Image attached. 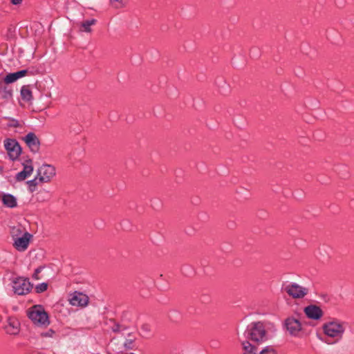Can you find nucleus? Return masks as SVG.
I'll list each match as a JSON object with an SVG mask.
<instances>
[{"label":"nucleus","instance_id":"a878e982","mask_svg":"<svg viewBox=\"0 0 354 354\" xmlns=\"http://www.w3.org/2000/svg\"><path fill=\"white\" fill-rule=\"evenodd\" d=\"M124 346L127 349H133L134 347V339H127L124 342Z\"/></svg>","mask_w":354,"mask_h":354},{"label":"nucleus","instance_id":"412c9836","mask_svg":"<svg viewBox=\"0 0 354 354\" xmlns=\"http://www.w3.org/2000/svg\"><path fill=\"white\" fill-rule=\"evenodd\" d=\"M18 80V77L16 73H12L8 74L3 79V82L6 84L15 82Z\"/></svg>","mask_w":354,"mask_h":354},{"label":"nucleus","instance_id":"aec40b11","mask_svg":"<svg viewBox=\"0 0 354 354\" xmlns=\"http://www.w3.org/2000/svg\"><path fill=\"white\" fill-rule=\"evenodd\" d=\"M0 124L7 127H17L19 126L17 120L9 118H4L0 120Z\"/></svg>","mask_w":354,"mask_h":354},{"label":"nucleus","instance_id":"4468645a","mask_svg":"<svg viewBox=\"0 0 354 354\" xmlns=\"http://www.w3.org/2000/svg\"><path fill=\"white\" fill-rule=\"evenodd\" d=\"M70 304L75 306H86L88 302V297L82 293L75 292L69 299Z\"/></svg>","mask_w":354,"mask_h":354},{"label":"nucleus","instance_id":"7ed1b4c3","mask_svg":"<svg viewBox=\"0 0 354 354\" xmlns=\"http://www.w3.org/2000/svg\"><path fill=\"white\" fill-rule=\"evenodd\" d=\"M282 290L290 297L295 299H303L308 293V289L307 288L301 286L294 282L283 285Z\"/></svg>","mask_w":354,"mask_h":354},{"label":"nucleus","instance_id":"0eeeda50","mask_svg":"<svg viewBox=\"0 0 354 354\" xmlns=\"http://www.w3.org/2000/svg\"><path fill=\"white\" fill-rule=\"evenodd\" d=\"M4 147L8 156L12 160H16L21 153V148L18 142L15 139L8 138L4 141Z\"/></svg>","mask_w":354,"mask_h":354},{"label":"nucleus","instance_id":"f257e3e1","mask_svg":"<svg viewBox=\"0 0 354 354\" xmlns=\"http://www.w3.org/2000/svg\"><path fill=\"white\" fill-rule=\"evenodd\" d=\"M244 335L247 339L261 344L268 339V333L263 323L254 322L250 323L246 328Z\"/></svg>","mask_w":354,"mask_h":354},{"label":"nucleus","instance_id":"4be33fe9","mask_svg":"<svg viewBox=\"0 0 354 354\" xmlns=\"http://www.w3.org/2000/svg\"><path fill=\"white\" fill-rule=\"evenodd\" d=\"M39 176H36L34 179L27 181L29 191L32 193L35 191L36 186L39 183Z\"/></svg>","mask_w":354,"mask_h":354},{"label":"nucleus","instance_id":"393cba45","mask_svg":"<svg viewBox=\"0 0 354 354\" xmlns=\"http://www.w3.org/2000/svg\"><path fill=\"white\" fill-rule=\"evenodd\" d=\"M48 288V284L46 283H41L36 286L35 290L37 293L44 292Z\"/></svg>","mask_w":354,"mask_h":354},{"label":"nucleus","instance_id":"b1692460","mask_svg":"<svg viewBox=\"0 0 354 354\" xmlns=\"http://www.w3.org/2000/svg\"><path fill=\"white\" fill-rule=\"evenodd\" d=\"M259 354H277V352L272 346H266Z\"/></svg>","mask_w":354,"mask_h":354},{"label":"nucleus","instance_id":"5701e85b","mask_svg":"<svg viewBox=\"0 0 354 354\" xmlns=\"http://www.w3.org/2000/svg\"><path fill=\"white\" fill-rule=\"evenodd\" d=\"M110 2L114 8H122L127 5V0H110Z\"/></svg>","mask_w":354,"mask_h":354},{"label":"nucleus","instance_id":"7c9ffc66","mask_svg":"<svg viewBox=\"0 0 354 354\" xmlns=\"http://www.w3.org/2000/svg\"><path fill=\"white\" fill-rule=\"evenodd\" d=\"M22 2V0H11V3L13 5H19Z\"/></svg>","mask_w":354,"mask_h":354},{"label":"nucleus","instance_id":"423d86ee","mask_svg":"<svg viewBox=\"0 0 354 354\" xmlns=\"http://www.w3.org/2000/svg\"><path fill=\"white\" fill-rule=\"evenodd\" d=\"M56 170L54 166L51 165H42L37 169V176H39V183H48L55 176Z\"/></svg>","mask_w":354,"mask_h":354},{"label":"nucleus","instance_id":"bb28decb","mask_svg":"<svg viewBox=\"0 0 354 354\" xmlns=\"http://www.w3.org/2000/svg\"><path fill=\"white\" fill-rule=\"evenodd\" d=\"M42 269H43V267L39 266L35 270V272L32 274V278L34 279L39 280L40 279L39 277V274L41 272Z\"/></svg>","mask_w":354,"mask_h":354},{"label":"nucleus","instance_id":"dca6fc26","mask_svg":"<svg viewBox=\"0 0 354 354\" xmlns=\"http://www.w3.org/2000/svg\"><path fill=\"white\" fill-rule=\"evenodd\" d=\"M12 97V90L8 86L0 83V100L7 102Z\"/></svg>","mask_w":354,"mask_h":354},{"label":"nucleus","instance_id":"c85d7f7f","mask_svg":"<svg viewBox=\"0 0 354 354\" xmlns=\"http://www.w3.org/2000/svg\"><path fill=\"white\" fill-rule=\"evenodd\" d=\"M16 73H17V75L19 79V78H21V77L25 76L28 73V71L27 70H21V71L16 72Z\"/></svg>","mask_w":354,"mask_h":354},{"label":"nucleus","instance_id":"6ab92c4d","mask_svg":"<svg viewBox=\"0 0 354 354\" xmlns=\"http://www.w3.org/2000/svg\"><path fill=\"white\" fill-rule=\"evenodd\" d=\"M243 354H257L258 349L256 346L251 344L248 340L242 342Z\"/></svg>","mask_w":354,"mask_h":354},{"label":"nucleus","instance_id":"39448f33","mask_svg":"<svg viewBox=\"0 0 354 354\" xmlns=\"http://www.w3.org/2000/svg\"><path fill=\"white\" fill-rule=\"evenodd\" d=\"M12 283L14 292L18 295H27L32 288V284L29 279L24 277L14 279Z\"/></svg>","mask_w":354,"mask_h":354},{"label":"nucleus","instance_id":"a211bd4d","mask_svg":"<svg viewBox=\"0 0 354 354\" xmlns=\"http://www.w3.org/2000/svg\"><path fill=\"white\" fill-rule=\"evenodd\" d=\"M21 96L23 100L30 102L32 100V94L29 85H24L21 88Z\"/></svg>","mask_w":354,"mask_h":354},{"label":"nucleus","instance_id":"2eb2a0df","mask_svg":"<svg viewBox=\"0 0 354 354\" xmlns=\"http://www.w3.org/2000/svg\"><path fill=\"white\" fill-rule=\"evenodd\" d=\"M0 199L3 204L9 208H14L17 206V198L10 194H1L0 195Z\"/></svg>","mask_w":354,"mask_h":354},{"label":"nucleus","instance_id":"f3484780","mask_svg":"<svg viewBox=\"0 0 354 354\" xmlns=\"http://www.w3.org/2000/svg\"><path fill=\"white\" fill-rule=\"evenodd\" d=\"M96 23L97 20L95 19L83 21L80 23V30L85 32H91L92 29L91 26L95 25Z\"/></svg>","mask_w":354,"mask_h":354},{"label":"nucleus","instance_id":"cd10ccee","mask_svg":"<svg viewBox=\"0 0 354 354\" xmlns=\"http://www.w3.org/2000/svg\"><path fill=\"white\" fill-rule=\"evenodd\" d=\"M55 334V331L53 329H49L46 333H42L41 335L44 337H52Z\"/></svg>","mask_w":354,"mask_h":354},{"label":"nucleus","instance_id":"20e7f679","mask_svg":"<svg viewBox=\"0 0 354 354\" xmlns=\"http://www.w3.org/2000/svg\"><path fill=\"white\" fill-rule=\"evenodd\" d=\"M324 334L330 337L342 338L345 328L343 324L338 321L325 323L322 326Z\"/></svg>","mask_w":354,"mask_h":354},{"label":"nucleus","instance_id":"ddd939ff","mask_svg":"<svg viewBox=\"0 0 354 354\" xmlns=\"http://www.w3.org/2000/svg\"><path fill=\"white\" fill-rule=\"evenodd\" d=\"M304 313L307 317L314 320L319 319L324 315L322 308L316 305H309L304 308Z\"/></svg>","mask_w":354,"mask_h":354},{"label":"nucleus","instance_id":"6e6552de","mask_svg":"<svg viewBox=\"0 0 354 354\" xmlns=\"http://www.w3.org/2000/svg\"><path fill=\"white\" fill-rule=\"evenodd\" d=\"M285 326L290 335L295 337L299 336L302 328L300 321L294 317H289L286 319Z\"/></svg>","mask_w":354,"mask_h":354},{"label":"nucleus","instance_id":"f03ea898","mask_svg":"<svg viewBox=\"0 0 354 354\" xmlns=\"http://www.w3.org/2000/svg\"><path fill=\"white\" fill-rule=\"evenodd\" d=\"M28 318L37 326H46L50 324L48 313L41 305H35L27 311Z\"/></svg>","mask_w":354,"mask_h":354},{"label":"nucleus","instance_id":"9b49d317","mask_svg":"<svg viewBox=\"0 0 354 354\" xmlns=\"http://www.w3.org/2000/svg\"><path fill=\"white\" fill-rule=\"evenodd\" d=\"M3 328L7 334L16 335L20 331V323L17 318L9 317Z\"/></svg>","mask_w":354,"mask_h":354},{"label":"nucleus","instance_id":"f8f14e48","mask_svg":"<svg viewBox=\"0 0 354 354\" xmlns=\"http://www.w3.org/2000/svg\"><path fill=\"white\" fill-rule=\"evenodd\" d=\"M32 234L26 232L21 237H18L15 239L14 246L18 251H25L29 245Z\"/></svg>","mask_w":354,"mask_h":354},{"label":"nucleus","instance_id":"9d476101","mask_svg":"<svg viewBox=\"0 0 354 354\" xmlns=\"http://www.w3.org/2000/svg\"><path fill=\"white\" fill-rule=\"evenodd\" d=\"M23 140L33 153H37L39 150L40 141L33 132L28 133Z\"/></svg>","mask_w":354,"mask_h":354},{"label":"nucleus","instance_id":"1a4fd4ad","mask_svg":"<svg viewBox=\"0 0 354 354\" xmlns=\"http://www.w3.org/2000/svg\"><path fill=\"white\" fill-rule=\"evenodd\" d=\"M23 169L20 172L17 173L15 179L17 181H22L28 178L33 172V164L32 160L30 158H28L24 160L22 162Z\"/></svg>","mask_w":354,"mask_h":354},{"label":"nucleus","instance_id":"c756f323","mask_svg":"<svg viewBox=\"0 0 354 354\" xmlns=\"http://www.w3.org/2000/svg\"><path fill=\"white\" fill-rule=\"evenodd\" d=\"M120 325L116 323H114L113 326H112V330L114 333H118L120 331Z\"/></svg>","mask_w":354,"mask_h":354}]
</instances>
